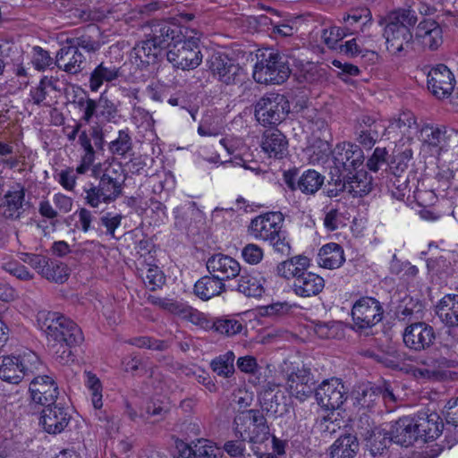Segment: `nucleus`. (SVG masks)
Instances as JSON below:
<instances>
[{
	"instance_id": "b1692460",
	"label": "nucleus",
	"mask_w": 458,
	"mask_h": 458,
	"mask_svg": "<svg viewBox=\"0 0 458 458\" xmlns=\"http://www.w3.org/2000/svg\"><path fill=\"white\" fill-rule=\"evenodd\" d=\"M122 76L123 72L120 66L114 64L111 61L101 62L90 72L89 87L91 91L98 92L105 83L113 85Z\"/></svg>"
},
{
	"instance_id": "4468645a",
	"label": "nucleus",
	"mask_w": 458,
	"mask_h": 458,
	"mask_svg": "<svg viewBox=\"0 0 458 458\" xmlns=\"http://www.w3.org/2000/svg\"><path fill=\"white\" fill-rule=\"evenodd\" d=\"M284 216L281 212H267L251 220V235L263 241H273L282 231Z\"/></svg>"
},
{
	"instance_id": "20e7f679",
	"label": "nucleus",
	"mask_w": 458,
	"mask_h": 458,
	"mask_svg": "<svg viewBox=\"0 0 458 458\" xmlns=\"http://www.w3.org/2000/svg\"><path fill=\"white\" fill-rule=\"evenodd\" d=\"M291 69L288 56L278 52L262 55L253 70V79L259 84H282L290 76Z\"/></svg>"
},
{
	"instance_id": "4c0bfd02",
	"label": "nucleus",
	"mask_w": 458,
	"mask_h": 458,
	"mask_svg": "<svg viewBox=\"0 0 458 458\" xmlns=\"http://www.w3.org/2000/svg\"><path fill=\"white\" fill-rule=\"evenodd\" d=\"M446 127L425 124L420 131V140L430 147L442 148L446 145Z\"/></svg>"
},
{
	"instance_id": "72a5a7b5",
	"label": "nucleus",
	"mask_w": 458,
	"mask_h": 458,
	"mask_svg": "<svg viewBox=\"0 0 458 458\" xmlns=\"http://www.w3.org/2000/svg\"><path fill=\"white\" fill-rule=\"evenodd\" d=\"M225 291V284L212 275L202 276L194 284V293L202 301H208Z\"/></svg>"
},
{
	"instance_id": "6e6552de",
	"label": "nucleus",
	"mask_w": 458,
	"mask_h": 458,
	"mask_svg": "<svg viewBox=\"0 0 458 458\" xmlns=\"http://www.w3.org/2000/svg\"><path fill=\"white\" fill-rule=\"evenodd\" d=\"M315 398L321 408L335 411L346 401L347 392L341 379L332 377L322 381L315 389Z\"/></svg>"
},
{
	"instance_id": "864d4df0",
	"label": "nucleus",
	"mask_w": 458,
	"mask_h": 458,
	"mask_svg": "<svg viewBox=\"0 0 458 458\" xmlns=\"http://www.w3.org/2000/svg\"><path fill=\"white\" fill-rule=\"evenodd\" d=\"M189 452V455L186 458H216L217 447H216L212 442L202 439L199 440L198 445H195L194 449L190 447L186 448Z\"/></svg>"
},
{
	"instance_id": "c9c22d12",
	"label": "nucleus",
	"mask_w": 458,
	"mask_h": 458,
	"mask_svg": "<svg viewBox=\"0 0 458 458\" xmlns=\"http://www.w3.org/2000/svg\"><path fill=\"white\" fill-rule=\"evenodd\" d=\"M359 451L357 437L352 434L340 436L330 447L331 458H353Z\"/></svg>"
},
{
	"instance_id": "4be33fe9",
	"label": "nucleus",
	"mask_w": 458,
	"mask_h": 458,
	"mask_svg": "<svg viewBox=\"0 0 458 458\" xmlns=\"http://www.w3.org/2000/svg\"><path fill=\"white\" fill-rule=\"evenodd\" d=\"M412 419L414 428L418 432V438L423 442L436 439L442 432L443 423L436 412L429 413L428 411H421Z\"/></svg>"
},
{
	"instance_id": "774afa93",
	"label": "nucleus",
	"mask_w": 458,
	"mask_h": 458,
	"mask_svg": "<svg viewBox=\"0 0 458 458\" xmlns=\"http://www.w3.org/2000/svg\"><path fill=\"white\" fill-rule=\"evenodd\" d=\"M445 420L448 424L458 427V397L450 399L445 406Z\"/></svg>"
},
{
	"instance_id": "338daca9",
	"label": "nucleus",
	"mask_w": 458,
	"mask_h": 458,
	"mask_svg": "<svg viewBox=\"0 0 458 458\" xmlns=\"http://www.w3.org/2000/svg\"><path fill=\"white\" fill-rule=\"evenodd\" d=\"M242 258L249 264H258L263 258V250L256 244H247L242 251Z\"/></svg>"
},
{
	"instance_id": "bf43d9fd",
	"label": "nucleus",
	"mask_w": 458,
	"mask_h": 458,
	"mask_svg": "<svg viewBox=\"0 0 458 458\" xmlns=\"http://www.w3.org/2000/svg\"><path fill=\"white\" fill-rule=\"evenodd\" d=\"M260 403L261 410L259 411L263 413L266 412L268 417L276 418L277 416L283 414L284 407H282L278 402V397L276 394L271 396L270 394L267 395L266 394Z\"/></svg>"
},
{
	"instance_id": "49530a36",
	"label": "nucleus",
	"mask_w": 458,
	"mask_h": 458,
	"mask_svg": "<svg viewBox=\"0 0 458 458\" xmlns=\"http://www.w3.org/2000/svg\"><path fill=\"white\" fill-rule=\"evenodd\" d=\"M212 328L225 336H233L239 334L243 326L242 322L234 318L225 317L216 318L212 325Z\"/></svg>"
},
{
	"instance_id": "e433bc0d",
	"label": "nucleus",
	"mask_w": 458,
	"mask_h": 458,
	"mask_svg": "<svg viewBox=\"0 0 458 458\" xmlns=\"http://www.w3.org/2000/svg\"><path fill=\"white\" fill-rule=\"evenodd\" d=\"M437 314L446 326H458V295H445L437 306Z\"/></svg>"
},
{
	"instance_id": "09e8293b",
	"label": "nucleus",
	"mask_w": 458,
	"mask_h": 458,
	"mask_svg": "<svg viewBox=\"0 0 458 458\" xmlns=\"http://www.w3.org/2000/svg\"><path fill=\"white\" fill-rule=\"evenodd\" d=\"M354 404L361 408L370 409L378 400L376 386H361L354 392Z\"/></svg>"
},
{
	"instance_id": "aec40b11",
	"label": "nucleus",
	"mask_w": 458,
	"mask_h": 458,
	"mask_svg": "<svg viewBox=\"0 0 458 458\" xmlns=\"http://www.w3.org/2000/svg\"><path fill=\"white\" fill-rule=\"evenodd\" d=\"M207 268L210 275L218 278L222 283L240 276L239 262L228 255L216 253L208 258Z\"/></svg>"
},
{
	"instance_id": "c756f323",
	"label": "nucleus",
	"mask_w": 458,
	"mask_h": 458,
	"mask_svg": "<svg viewBox=\"0 0 458 458\" xmlns=\"http://www.w3.org/2000/svg\"><path fill=\"white\" fill-rule=\"evenodd\" d=\"M165 47L158 42L148 37L146 40L133 48L134 58L140 61L138 66L146 67L154 64L162 57Z\"/></svg>"
},
{
	"instance_id": "393cba45",
	"label": "nucleus",
	"mask_w": 458,
	"mask_h": 458,
	"mask_svg": "<svg viewBox=\"0 0 458 458\" xmlns=\"http://www.w3.org/2000/svg\"><path fill=\"white\" fill-rule=\"evenodd\" d=\"M239 417L244 418L243 420L240 422V427H242L246 420H249L253 427L248 434L249 443L260 444L269 438L270 428L262 411L258 409H250Z\"/></svg>"
},
{
	"instance_id": "1a4fd4ad",
	"label": "nucleus",
	"mask_w": 458,
	"mask_h": 458,
	"mask_svg": "<svg viewBox=\"0 0 458 458\" xmlns=\"http://www.w3.org/2000/svg\"><path fill=\"white\" fill-rule=\"evenodd\" d=\"M334 170L344 176L347 172H356L364 162V154L360 146L344 142L336 145L332 151Z\"/></svg>"
},
{
	"instance_id": "c85d7f7f",
	"label": "nucleus",
	"mask_w": 458,
	"mask_h": 458,
	"mask_svg": "<svg viewBox=\"0 0 458 458\" xmlns=\"http://www.w3.org/2000/svg\"><path fill=\"white\" fill-rule=\"evenodd\" d=\"M413 419L403 417L396 420L389 430L392 441L402 446L411 445L418 438Z\"/></svg>"
},
{
	"instance_id": "6ab92c4d",
	"label": "nucleus",
	"mask_w": 458,
	"mask_h": 458,
	"mask_svg": "<svg viewBox=\"0 0 458 458\" xmlns=\"http://www.w3.org/2000/svg\"><path fill=\"white\" fill-rule=\"evenodd\" d=\"M316 380L311 370L302 367L292 372L287 377V390L301 401L306 400L315 391Z\"/></svg>"
},
{
	"instance_id": "0e129e2a",
	"label": "nucleus",
	"mask_w": 458,
	"mask_h": 458,
	"mask_svg": "<svg viewBox=\"0 0 458 458\" xmlns=\"http://www.w3.org/2000/svg\"><path fill=\"white\" fill-rule=\"evenodd\" d=\"M83 154L81 157V163L76 168L78 174H85L90 166L94 164L96 159V153L98 151L94 144L82 148Z\"/></svg>"
},
{
	"instance_id": "a878e982",
	"label": "nucleus",
	"mask_w": 458,
	"mask_h": 458,
	"mask_svg": "<svg viewBox=\"0 0 458 458\" xmlns=\"http://www.w3.org/2000/svg\"><path fill=\"white\" fill-rule=\"evenodd\" d=\"M324 287V278L312 272L302 273L293 280L292 286L293 293L303 298L317 296Z\"/></svg>"
},
{
	"instance_id": "dca6fc26",
	"label": "nucleus",
	"mask_w": 458,
	"mask_h": 458,
	"mask_svg": "<svg viewBox=\"0 0 458 458\" xmlns=\"http://www.w3.org/2000/svg\"><path fill=\"white\" fill-rule=\"evenodd\" d=\"M455 85V79L445 64H437L428 73V89L438 99L448 98Z\"/></svg>"
},
{
	"instance_id": "a19ab883",
	"label": "nucleus",
	"mask_w": 458,
	"mask_h": 458,
	"mask_svg": "<svg viewBox=\"0 0 458 458\" xmlns=\"http://www.w3.org/2000/svg\"><path fill=\"white\" fill-rule=\"evenodd\" d=\"M78 143L81 148L94 144L97 150H103L105 138L102 127L94 125L89 131H81L79 134Z\"/></svg>"
},
{
	"instance_id": "9b49d317",
	"label": "nucleus",
	"mask_w": 458,
	"mask_h": 458,
	"mask_svg": "<svg viewBox=\"0 0 458 458\" xmlns=\"http://www.w3.org/2000/svg\"><path fill=\"white\" fill-rule=\"evenodd\" d=\"M30 379L29 393L32 403L43 407L58 401L59 388L53 377L36 374Z\"/></svg>"
},
{
	"instance_id": "a18cd8bd",
	"label": "nucleus",
	"mask_w": 458,
	"mask_h": 458,
	"mask_svg": "<svg viewBox=\"0 0 458 458\" xmlns=\"http://www.w3.org/2000/svg\"><path fill=\"white\" fill-rule=\"evenodd\" d=\"M388 21L411 30L418 21L416 12L410 8H400L390 13Z\"/></svg>"
},
{
	"instance_id": "4d7b16f0",
	"label": "nucleus",
	"mask_w": 458,
	"mask_h": 458,
	"mask_svg": "<svg viewBox=\"0 0 458 458\" xmlns=\"http://www.w3.org/2000/svg\"><path fill=\"white\" fill-rule=\"evenodd\" d=\"M128 343L139 348H147L155 351H165L168 347L165 341L155 339L149 336L133 337L130 339Z\"/></svg>"
},
{
	"instance_id": "58836bf2",
	"label": "nucleus",
	"mask_w": 458,
	"mask_h": 458,
	"mask_svg": "<svg viewBox=\"0 0 458 458\" xmlns=\"http://www.w3.org/2000/svg\"><path fill=\"white\" fill-rule=\"evenodd\" d=\"M364 440L367 442L369 453L373 457L377 456V454L384 453L387 445L393 442L389 431L378 426Z\"/></svg>"
},
{
	"instance_id": "f8f14e48",
	"label": "nucleus",
	"mask_w": 458,
	"mask_h": 458,
	"mask_svg": "<svg viewBox=\"0 0 458 458\" xmlns=\"http://www.w3.org/2000/svg\"><path fill=\"white\" fill-rule=\"evenodd\" d=\"M384 37L386 49L392 55L403 56L412 49L413 34L405 27L388 21L384 30Z\"/></svg>"
},
{
	"instance_id": "37998d69",
	"label": "nucleus",
	"mask_w": 458,
	"mask_h": 458,
	"mask_svg": "<svg viewBox=\"0 0 458 458\" xmlns=\"http://www.w3.org/2000/svg\"><path fill=\"white\" fill-rule=\"evenodd\" d=\"M234 359L233 352L228 351L225 354L215 358L211 361L210 367L218 376L229 377L234 373Z\"/></svg>"
},
{
	"instance_id": "39448f33",
	"label": "nucleus",
	"mask_w": 458,
	"mask_h": 458,
	"mask_svg": "<svg viewBox=\"0 0 458 458\" xmlns=\"http://www.w3.org/2000/svg\"><path fill=\"white\" fill-rule=\"evenodd\" d=\"M289 111L290 104L287 98L282 94L270 92L257 101L254 114L261 125L272 127L284 121Z\"/></svg>"
},
{
	"instance_id": "423d86ee",
	"label": "nucleus",
	"mask_w": 458,
	"mask_h": 458,
	"mask_svg": "<svg viewBox=\"0 0 458 458\" xmlns=\"http://www.w3.org/2000/svg\"><path fill=\"white\" fill-rule=\"evenodd\" d=\"M212 77L225 86L242 85L247 79L244 69L225 53H215L207 61Z\"/></svg>"
},
{
	"instance_id": "bb28decb",
	"label": "nucleus",
	"mask_w": 458,
	"mask_h": 458,
	"mask_svg": "<svg viewBox=\"0 0 458 458\" xmlns=\"http://www.w3.org/2000/svg\"><path fill=\"white\" fill-rule=\"evenodd\" d=\"M261 148L269 157L282 159L288 154V140L279 130H268L263 133Z\"/></svg>"
},
{
	"instance_id": "7ed1b4c3",
	"label": "nucleus",
	"mask_w": 458,
	"mask_h": 458,
	"mask_svg": "<svg viewBox=\"0 0 458 458\" xmlns=\"http://www.w3.org/2000/svg\"><path fill=\"white\" fill-rule=\"evenodd\" d=\"M185 29L184 38H178L165 53L167 61L176 69L190 71L196 69L202 62V53L199 47V38L187 36Z\"/></svg>"
},
{
	"instance_id": "9d476101",
	"label": "nucleus",
	"mask_w": 458,
	"mask_h": 458,
	"mask_svg": "<svg viewBox=\"0 0 458 458\" xmlns=\"http://www.w3.org/2000/svg\"><path fill=\"white\" fill-rule=\"evenodd\" d=\"M71 419L69 407L56 401L55 404L43 406L38 424L45 432L56 435L64 430Z\"/></svg>"
},
{
	"instance_id": "0eeeda50",
	"label": "nucleus",
	"mask_w": 458,
	"mask_h": 458,
	"mask_svg": "<svg viewBox=\"0 0 458 458\" xmlns=\"http://www.w3.org/2000/svg\"><path fill=\"white\" fill-rule=\"evenodd\" d=\"M353 329L361 332L382 321L384 309L381 302L373 297H361L352 307Z\"/></svg>"
},
{
	"instance_id": "f3484780",
	"label": "nucleus",
	"mask_w": 458,
	"mask_h": 458,
	"mask_svg": "<svg viewBox=\"0 0 458 458\" xmlns=\"http://www.w3.org/2000/svg\"><path fill=\"white\" fill-rule=\"evenodd\" d=\"M175 19L168 20H153L149 22L150 32L148 37L153 38L165 48L170 46L178 38H183L185 29L174 22Z\"/></svg>"
},
{
	"instance_id": "ea45409f",
	"label": "nucleus",
	"mask_w": 458,
	"mask_h": 458,
	"mask_svg": "<svg viewBox=\"0 0 458 458\" xmlns=\"http://www.w3.org/2000/svg\"><path fill=\"white\" fill-rule=\"evenodd\" d=\"M325 177L315 170H307L297 182L298 189L305 194H314L324 183Z\"/></svg>"
},
{
	"instance_id": "473e14b6",
	"label": "nucleus",
	"mask_w": 458,
	"mask_h": 458,
	"mask_svg": "<svg viewBox=\"0 0 458 458\" xmlns=\"http://www.w3.org/2000/svg\"><path fill=\"white\" fill-rule=\"evenodd\" d=\"M237 284L233 289L247 297L259 298L265 293L266 279L256 273H243L238 276Z\"/></svg>"
},
{
	"instance_id": "680f3d73",
	"label": "nucleus",
	"mask_w": 458,
	"mask_h": 458,
	"mask_svg": "<svg viewBox=\"0 0 458 458\" xmlns=\"http://www.w3.org/2000/svg\"><path fill=\"white\" fill-rule=\"evenodd\" d=\"M31 62L35 68L38 71H44L55 64V61L50 56L48 52L40 47H33V56Z\"/></svg>"
},
{
	"instance_id": "052dcab7",
	"label": "nucleus",
	"mask_w": 458,
	"mask_h": 458,
	"mask_svg": "<svg viewBox=\"0 0 458 458\" xmlns=\"http://www.w3.org/2000/svg\"><path fill=\"white\" fill-rule=\"evenodd\" d=\"M51 87L55 89V86L54 81L47 79V77H44L40 80L38 85L35 88H32L30 91V96L33 104L39 106L43 103V101L47 98V88Z\"/></svg>"
},
{
	"instance_id": "c03bdc74",
	"label": "nucleus",
	"mask_w": 458,
	"mask_h": 458,
	"mask_svg": "<svg viewBox=\"0 0 458 458\" xmlns=\"http://www.w3.org/2000/svg\"><path fill=\"white\" fill-rule=\"evenodd\" d=\"M112 155L125 157L132 151V140L128 130H120L118 136L108 144Z\"/></svg>"
},
{
	"instance_id": "f704fd0d",
	"label": "nucleus",
	"mask_w": 458,
	"mask_h": 458,
	"mask_svg": "<svg viewBox=\"0 0 458 458\" xmlns=\"http://www.w3.org/2000/svg\"><path fill=\"white\" fill-rule=\"evenodd\" d=\"M344 253L341 245L330 242L324 245L318 252V264L328 269H335L344 262Z\"/></svg>"
},
{
	"instance_id": "2eb2a0df",
	"label": "nucleus",
	"mask_w": 458,
	"mask_h": 458,
	"mask_svg": "<svg viewBox=\"0 0 458 458\" xmlns=\"http://www.w3.org/2000/svg\"><path fill=\"white\" fill-rule=\"evenodd\" d=\"M123 188L122 184L100 177L98 185L85 190V202L91 208H98L101 203L109 204L122 195Z\"/></svg>"
},
{
	"instance_id": "603ef678",
	"label": "nucleus",
	"mask_w": 458,
	"mask_h": 458,
	"mask_svg": "<svg viewBox=\"0 0 458 458\" xmlns=\"http://www.w3.org/2000/svg\"><path fill=\"white\" fill-rule=\"evenodd\" d=\"M343 20L346 24L344 28L346 32L352 34L359 25H364L369 21V11L368 9L352 10L344 16Z\"/></svg>"
},
{
	"instance_id": "8fccbe9b",
	"label": "nucleus",
	"mask_w": 458,
	"mask_h": 458,
	"mask_svg": "<svg viewBox=\"0 0 458 458\" xmlns=\"http://www.w3.org/2000/svg\"><path fill=\"white\" fill-rule=\"evenodd\" d=\"M66 44L72 46L73 48L77 49V51H81L80 49H83L85 52L89 54H94L98 52L101 47L100 42L95 39L92 36L88 34H83L79 37L67 38Z\"/></svg>"
},
{
	"instance_id": "de8ad7c7",
	"label": "nucleus",
	"mask_w": 458,
	"mask_h": 458,
	"mask_svg": "<svg viewBox=\"0 0 458 458\" xmlns=\"http://www.w3.org/2000/svg\"><path fill=\"white\" fill-rule=\"evenodd\" d=\"M42 276L49 281L63 284L69 277V268L65 264L51 259Z\"/></svg>"
},
{
	"instance_id": "5fc2aeb1",
	"label": "nucleus",
	"mask_w": 458,
	"mask_h": 458,
	"mask_svg": "<svg viewBox=\"0 0 458 458\" xmlns=\"http://www.w3.org/2000/svg\"><path fill=\"white\" fill-rule=\"evenodd\" d=\"M86 385L90 391L91 401L96 410H100L103 406L102 403V385L98 377L91 372L87 373Z\"/></svg>"
},
{
	"instance_id": "6e6d98bb",
	"label": "nucleus",
	"mask_w": 458,
	"mask_h": 458,
	"mask_svg": "<svg viewBox=\"0 0 458 458\" xmlns=\"http://www.w3.org/2000/svg\"><path fill=\"white\" fill-rule=\"evenodd\" d=\"M347 34L344 28L330 26L322 30L321 39L329 48L334 49Z\"/></svg>"
},
{
	"instance_id": "f257e3e1",
	"label": "nucleus",
	"mask_w": 458,
	"mask_h": 458,
	"mask_svg": "<svg viewBox=\"0 0 458 458\" xmlns=\"http://www.w3.org/2000/svg\"><path fill=\"white\" fill-rule=\"evenodd\" d=\"M37 318L40 329L45 333L49 343L78 346L84 341L79 326L59 312L39 311Z\"/></svg>"
},
{
	"instance_id": "69168bd1",
	"label": "nucleus",
	"mask_w": 458,
	"mask_h": 458,
	"mask_svg": "<svg viewBox=\"0 0 458 458\" xmlns=\"http://www.w3.org/2000/svg\"><path fill=\"white\" fill-rule=\"evenodd\" d=\"M387 150L386 148H376L372 156L367 161L368 168L372 172H377L382 165H386Z\"/></svg>"
},
{
	"instance_id": "5701e85b",
	"label": "nucleus",
	"mask_w": 458,
	"mask_h": 458,
	"mask_svg": "<svg viewBox=\"0 0 458 458\" xmlns=\"http://www.w3.org/2000/svg\"><path fill=\"white\" fill-rule=\"evenodd\" d=\"M86 63V57L82 53L68 44L57 51L55 60V65L72 75L81 72Z\"/></svg>"
},
{
	"instance_id": "cd10ccee",
	"label": "nucleus",
	"mask_w": 458,
	"mask_h": 458,
	"mask_svg": "<svg viewBox=\"0 0 458 458\" xmlns=\"http://www.w3.org/2000/svg\"><path fill=\"white\" fill-rule=\"evenodd\" d=\"M25 190L21 184L13 185L4 196L1 204L2 213L5 218L18 219L23 210Z\"/></svg>"
},
{
	"instance_id": "7c9ffc66",
	"label": "nucleus",
	"mask_w": 458,
	"mask_h": 458,
	"mask_svg": "<svg viewBox=\"0 0 458 458\" xmlns=\"http://www.w3.org/2000/svg\"><path fill=\"white\" fill-rule=\"evenodd\" d=\"M148 301L152 305L157 306L158 308L174 315L183 318H189L192 322L195 321V318H199L200 316V314L191 307L172 298H161L155 295H149L148 297Z\"/></svg>"
},
{
	"instance_id": "e2e57ef3",
	"label": "nucleus",
	"mask_w": 458,
	"mask_h": 458,
	"mask_svg": "<svg viewBox=\"0 0 458 458\" xmlns=\"http://www.w3.org/2000/svg\"><path fill=\"white\" fill-rule=\"evenodd\" d=\"M353 426L355 428L356 434L360 435L363 438H366L369 433H373V429L377 427L370 416L365 412L360 415Z\"/></svg>"
},
{
	"instance_id": "ddd939ff",
	"label": "nucleus",
	"mask_w": 458,
	"mask_h": 458,
	"mask_svg": "<svg viewBox=\"0 0 458 458\" xmlns=\"http://www.w3.org/2000/svg\"><path fill=\"white\" fill-rule=\"evenodd\" d=\"M436 339L434 328L426 322H415L407 326L403 333L405 346L415 352L428 349Z\"/></svg>"
},
{
	"instance_id": "3c124183",
	"label": "nucleus",
	"mask_w": 458,
	"mask_h": 458,
	"mask_svg": "<svg viewBox=\"0 0 458 458\" xmlns=\"http://www.w3.org/2000/svg\"><path fill=\"white\" fill-rule=\"evenodd\" d=\"M73 102L82 112L81 121L89 123L94 116L97 117V100L89 98L86 92Z\"/></svg>"
},
{
	"instance_id": "f03ea898",
	"label": "nucleus",
	"mask_w": 458,
	"mask_h": 458,
	"mask_svg": "<svg viewBox=\"0 0 458 458\" xmlns=\"http://www.w3.org/2000/svg\"><path fill=\"white\" fill-rule=\"evenodd\" d=\"M42 369V361L32 351L0 356V379L10 384L18 385L24 379L30 380Z\"/></svg>"
},
{
	"instance_id": "79ce46f5",
	"label": "nucleus",
	"mask_w": 458,
	"mask_h": 458,
	"mask_svg": "<svg viewBox=\"0 0 458 458\" xmlns=\"http://www.w3.org/2000/svg\"><path fill=\"white\" fill-rule=\"evenodd\" d=\"M97 118L106 123H116L119 118L116 105L104 94L97 100Z\"/></svg>"
},
{
	"instance_id": "a211bd4d",
	"label": "nucleus",
	"mask_w": 458,
	"mask_h": 458,
	"mask_svg": "<svg viewBox=\"0 0 458 458\" xmlns=\"http://www.w3.org/2000/svg\"><path fill=\"white\" fill-rule=\"evenodd\" d=\"M386 131V126L372 116L362 114L357 119L354 133L357 141L371 148Z\"/></svg>"
},
{
	"instance_id": "412c9836",
	"label": "nucleus",
	"mask_w": 458,
	"mask_h": 458,
	"mask_svg": "<svg viewBox=\"0 0 458 458\" xmlns=\"http://www.w3.org/2000/svg\"><path fill=\"white\" fill-rule=\"evenodd\" d=\"M414 38L424 48L436 50L443 43V30L435 20L424 19L415 28Z\"/></svg>"
},
{
	"instance_id": "2f4dec72",
	"label": "nucleus",
	"mask_w": 458,
	"mask_h": 458,
	"mask_svg": "<svg viewBox=\"0 0 458 458\" xmlns=\"http://www.w3.org/2000/svg\"><path fill=\"white\" fill-rule=\"evenodd\" d=\"M342 177L347 187V191L353 197H363L372 190V177L363 169L354 173L347 172Z\"/></svg>"
},
{
	"instance_id": "13d9d810",
	"label": "nucleus",
	"mask_w": 458,
	"mask_h": 458,
	"mask_svg": "<svg viewBox=\"0 0 458 458\" xmlns=\"http://www.w3.org/2000/svg\"><path fill=\"white\" fill-rule=\"evenodd\" d=\"M145 285L150 291H156L160 288L165 282L163 272L157 267H148L143 277Z\"/></svg>"
}]
</instances>
